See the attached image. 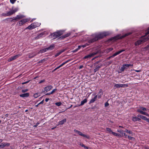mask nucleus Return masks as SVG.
Listing matches in <instances>:
<instances>
[{"instance_id":"obj_40","label":"nucleus","mask_w":149,"mask_h":149,"mask_svg":"<svg viewBox=\"0 0 149 149\" xmlns=\"http://www.w3.org/2000/svg\"><path fill=\"white\" fill-rule=\"evenodd\" d=\"M61 54V52H60L59 51L55 55V56L57 57L60 55Z\"/></svg>"},{"instance_id":"obj_55","label":"nucleus","mask_w":149,"mask_h":149,"mask_svg":"<svg viewBox=\"0 0 149 149\" xmlns=\"http://www.w3.org/2000/svg\"><path fill=\"white\" fill-rule=\"evenodd\" d=\"M142 116V115H141L139 114L137 115V117L138 118H139V117L140 118H141V116Z\"/></svg>"},{"instance_id":"obj_56","label":"nucleus","mask_w":149,"mask_h":149,"mask_svg":"<svg viewBox=\"0 0 149 149\" xmlns=\"http://www.w3.org/2000/svg\"><path fill=\"white\" fill-rule=\"evenodd\" d=\"M12 11L13 12H14V13L17 11V10L15 9L14 10H12Z\"/></svg>"},{"instance_id":"obj_46","label":"nucleus","mask_w":149,"mask_h":149,"mask_svg":"<svg viewBox=\"0 0 149 149\" xmlns=\"http://www.w3.org/2000/svg\"><path fill=\"white\" fill-rule=\"evenodd\" d=\"M78 50L77 49H75V50H73L72 52L73 53H74V52H77L78 51Z\"/></svg>"},{"instance_id":"obj_10","label":"nucleus","mask_w":149,"mask_h":149,"mask_svg":"<svg viewBox=\"0 0 149 149\" xmlns=\"http://www.w3.org/2000/svg\"><path fill=\"white\" fill-rule=\"evenodd\" d=\"M29 21L28 19H23L18 22V25L20 26Z\"/></svg>"},{"instance_id":"obj_20","label":"nucleus","mask_w":149,"mask_h":149,"mask_svg":"<svg viewBox=\"0 0 149 149\" xmlns=\"http://www.w3.org/2000/svg\"><path fill=\"white\" fill-rule=\"evenodd\" d=\"M97 97V95H95L93 98H92L91 99V100L90 102H89V104H91V103H92L94 102L96 100Z\"/></svg>"},{"instance_id":"obj_21","label":"nucleus","mask_w":149,"mask_h":149,"mask_svg":"<svg viewBox=\"0 0 149 149\" xmlns=\"http://www.w3.org/2000/svg\"><path fill=\"white\" fill-rule=\"evenodd\" d=\"M70 35V33H68L64 35L61 37L59 38L61 39H64L65 38H66L67 37H68Z\"/></svg>"},{"instance_id":"obj_1","label":"nucleus","mask_w":149,"mask_h":149,"mask_svg":"<svg viewBox=\"0 0 149 149\" xmlns=\"http://www.w3.org/2000/svg\"><path fill=\"white\" fill-rule=\"evenodd\" d=\"M108 35V33L107 32H104L100 33L96 35L94 38L91 39L89 41V43H92L99 39L102 38L104 37L107 36Z\"/></svg>"},{"instance_id":"obj_12","label":"nucleus","mask_w":149,"mask_h":149,"mask_svg":"<svg viewBox=\"0 0 149 149\" xmlns=\"http://www.w3.org/2000/svg\"><path fill=\"white\" fill-rule=\"evenodd\" d=\"M37 26V25L36 24V23H34L31 25L29 26L26 29H32L36 27Z\"/></svg>"},{"instance_id":"obj_58","label":"nucleus","mask_w":149,"mask_h":149,"mask_svg":"<svg viewBox=\"0 0 149 149\" xmlns=\"http://www.w3.org/2000/svg\"><path fill=\"white\" fill-rule=\"evenodd\" d=\"M49 100V99L48 98H46L45 100V101L46 102H47Z\"/></svg>"},{"instance_id":"obj_47","label":"nucleus","mask_w":149,"mask_h":149,"mask_svg":"<svg viewBox=\"0 0 149 149\" xmlns=\"http://www.w3.org/2000/svg\"><path fill=\"white\" fill-rule=\"evenodd\" d=\"M79 145L83 147H84L85 145L81 143H80Z\"/></svg>"},{"instance_id":"obj_61","label":"nucleus","mask_w":149,"mask_h":149,"mask_svg":"<svg viewBox=\"0 0 149 149\" xmlns=\"http://www.w3.org/2000/svg\"><path fill=\"white\" fill-rule=\"evenodd\" d=\"M81 47V46H79L77 48V49L79 50L80 49Z\"/></svg>"},{"instance_id":"obj_53","label":"nucleus","mask_w":149,"mask_h":149,"mask_svg":"<svg viewBox=\"0 0 149 149\" xmlns=\"http://www.w3.org/2000/svg\"><path fill=\"white\" fill-rule=\"evenodd\" d=\"M123 134V136H125V137L126 138L127 136V134L125 133H124Z\"/></svg>"},{"instance_id":"obj_63","label":"nucleus","mask_w":149,"mask_h":149,"mask_svg":"<svg viewBox=\"0 0 149 149\" xmlns=\"http://www.w3.org/2000/svg\"><path fill=\"white\" fill-rule=\"evenodd\" d=\"M118 131V132H119L121 134H122L123 133V132L121 130Z\"/></svg>"},{"instance_id":"obj_54","label":"nucleus","mask_w":149,"mask_h":149,"mask_svg":"<svg viewBox=\"0 0 149 149\" xmlns=\"http://www.w3.org/2000/svg\"><path fill=\"white\" fill-rule=\"evenodd\" d=\"M142 116V115H141L139 114L137 115V117L138 118H139V117L140 118H141V116Z\"/></svg>"},{"instance_id":"obj_23","label":"nucleus","mask_w":149,"mask_h":149,"mask_svg":"<svg viewBox=\"0 0 149 149\" xmlns=\"http://www.w3.org/2000/svg\"><path fill=\"white\" fill-rule=\"evenodd\" d=\"M66 121V119H64L60 121L58 123V125H62L64 124Z\"/></svg>"},{"instance_id":"obj_64","label":"nucleus","mask_w":149,"mask_h":149,"mask_svg":"<svg viewBox=\"0 0 149 149\" xmlns=\"http://www.w3.org/2000/svg\"><path fill=\"white\" fill-rule=\"evenodd\" d=\"M149 148H148V146H146L145 147V148L146 149H148Z\"/></svg>"},{"instance_id":"obj_11","label":"nucleus","mask_w":149,"mask_h":149,"mask_svg":"<svg viewBox=\"0 0 149 149\" xmlns=\"http://www.w3.org/2000/svg\"><path fill=\"white\" fill-rule=\"evenodd\" d=\"M132 66V65L130 64H127L123 65L122 67L120 69V70L122 71H123L125 69L129 67V66Z\"/></svg>"},{"instance_id":"obj_34","label":"nucleus","mask_w":149,"mask_h":149,"mask_svg":"<svg viewBox=\"0 0 149 149\" xmlns=\"http://www.w3.org/2000/svg\"><path fill=\"white\" fill-rule=\"evenodd\" d=\"M147 118L146 117L143 115L141 117V119L144 120H146Z\"/></svg>"},{"instance_id":"obj_13","label":"nucleus","mask_w":149,"mask_h":149,"mask_svg":"<svg viewBox=\"0 0 149 149\" xmlns=\"http://www.w3.org/2000/svg\"><path fill=\"white\" fill-rule=\"evenodd\" d=\"M137 111L142 114L145 115L148 117L149 116V115L146 112L143 111L140 109H138L137 110Z\"/></svg>"},{"instance_id":"obj_2","label":"nucleus","mask_w":149,"mask_h":149,"mask_svg":"<svg viewBox=\"0 0 149 149\" xmlns=\"http://www.w3.org/2000/svg\"><path fill=\"white\" fill-rule=\"evenodd\" d=\"M54 48V45H50L48 47L45 48L44 49H41L38 52V54L42 53H44L48 50H52Z\"/></svg>"},{"instance_id":"obj_30","label":"nucleus","mask_w":149,"mask_h":149,"mask_svg":"<svg viewBox=\"0 0 149 149\" xmlns=\"http://www.w3.org/2000/svg\"><path fill=\"white\" fill-rule=\"evenodd\" d=\"M14 14V12H13L12 10L7 13L8 16Z\"/></svg>"},{"instance_id":"obj_29","label":"nucleus","mask_w":149,"mask_h":149,"mask_svg":"<svg viewBox=\"0 0 149 149\" xmlns=\"http://www.w3.org/2000/svg\"><path fill=\"white\" fill-rule=\"evenodd\" d=\"M112 134L114 136H121L119 134L117 133L113 132H112Z\"/></svg>"},{"instance_id":"obj_41","label":"nucleus","mask_w":149,"mask_h":149,"mask_svg":"<svg viewBox=\"0 0 149 149\" xmlns=\"http://www.w3.org/2000/svg\"><path fill=\"white\" fill-rule=\"evenodd\" d=\"M2 15L3 16L6 17L8 16L7 13H3L2 14Z\"/></svg>"},{"instance_id":"obj_52","label":"nucleus","mask_w":149,"mask_h":149,"mask_svg":"<svg viewBox=\"0 0 149 149\" xmlns=\"http://www.w3.org/2000/svg\"><path fill=\"white\" fill-rule=\"evenodd\" d=\"M44 102V100H42V101H41L40 102L38 103V104H43Z\"/></svg>"},{"instance_id":"obj_15","label":"nucleus","mask_w":149,"mask_h":149,"mask_svg":"<svg viewBox=\"0 0 149 149\" xmlns=\"http://www.w3.org/2000/svg\"><path fill=\"white\" fill-rule=\"evenodd\" d=\"M52 88V86L51 85H50L45 87L44 88V90L46 92H47L50 91Z\"/></svg>"},{"instance_id":"obj_57","label":"nucleus","mask_w":149,"mask_h":149,"mask_svg":"<svg viewBox=\"0 0 149 149\" xmlns=\"http://www.w3.org/2000/svg\"><path fill=\"white\" fill-rule=\"evenodd\" d=\"M65 51V49H62L60 51V52H61V54L62 52H63Z\"/></svg>"},{"instance_id":"obj_5","label":"nucleus","mask_w":149,"mask_h":149,"mask_svg":"<svg viewBox=\"0 0 149 149\" xmlns=\"http://www.w3.org/2000/svg\"><path fill=\"white\" fill-rule=\"evenodd\" d=\"M64 31L62 30L58 31L54 33L52 35L55 38L58 37L63 34Z\"/></svg>"},{"instance_id":"obj_25","label":"nucleus","mask_w":149,"mask_h":149,"mask_svg":"<svg viewBox=\"0 0 149 149\" xmlns=\"http://www.w3.org/2000/svg\"><path fill=\"white\" fill-rule=\"evenodd\" d=\"M101 65L99 66V65H97L95 67V69H94V71L95 72H96L99 69L101 68Z\"/></svg>"},{"instance_id":"obj_36","label":"nucleus","mask_w":149,"mask_h":149,"mask_svg":"<svg viewBox=\"0 0 149 149\" xmlns=\"http://www.w3.org/2000/svg\"><path fill=\"white\" fill-rule=\"evenodd\" d=\"M128 139L130 140H133L134 139V138L130 136H127Z\"/></svg>"},{"instance_id":"obj_51","label":"nucleus","mask_w":149,"mask_h":149,"mask_svg":"<svg viewBox=\"0 0 149 149\" xmlns=\"http://www.w3.org/2000/svg\"><path fill=\"white\" fill-rule=\"evenodd\" d=\"M39 124V123H37L36 124V125H34L33 126L34 127H36L38 126V125Z\"/></svg>"},{"instance_id":"obj_27","label":"nucleus","mask_w":149,"mask_h":149,"mask_svg":"<svg viewBox=\"0 0 149 149\" xmlns=\"http://www.w3.org/2000/svg\"><path fill=\"white\" fill-rule=\"evenodd\" d=\"M124 132L130 134H133L132 132V131L129 130L127 129L125 130Z\"/></svg>"},{"instance_id":"obj_44","label":"nucleus","mask_w":149,"mask_h":149,"mask_svg":"<svg viewBox=\"0 0 149 149\" xmlns=\"http://www.w3.org/2000/svg\"><path fill=\"white\" fill-rule=\"evenodd\" d=\"M109 104L107 102H106L105 104V107H107L109 105Z\"/></svg>"},{"instance_id":"obj_18","label":"nucleus","mask_w":149,"mask_h":149,"mask_svg":"<svg viewBox=\"0 0 149 149\" xmlns=\"http://www.w3.org/2000/svg\"><path fill=\"white\" fill-rule=\"evenodd\" d=\"M69 61H70V60H68L67 61L65 62H64V63H63L61 65L59 66L57 68H56L54 69V70H56L57 69L59 68H60V67H61L63 65H64L65 64H66V63H68Z\"/></svg>"},{"instance_id":"obj_22","label":"nucleus","mask_w":149,"mask_h":149,"mask_svg":"<svg viewBox=\"0 0 149 149\" xmlns=\"http://www.w3.org/2000/svg\"><path fill=\"white\" fill-rule=\"evenodd\" d=\"M44 35L43 33H41L38 35L36 37L34 38V39H38Z\"/></svg>"},{"instance_id":"obj_6","label":"nucleus","mask_w":149,"mask_h":149,"mask_svg":"<svg viewBox=\"0 0 149 149\" xmlns=\"http://www.w3.org/2000/svg\"><path fill=\"white\" fill-rule=\"evenodd\" d=\"M98 51H96V52H93L92 53H91L88 55L84 57L83 58L84 59H86L88 58H90L91 57H93L95 55L97 54L98 53Z\"/></svg>"},{"instance_id":"obj_3","label":"nucleus","mask_w":149,"mask_h":149,"mask_svg":"<svg viewBox=\"0 0 149 149\" xmlns=\"http://www.w3.org/2000/svg\"><path fill=\"white\" fill-rule=\"evenodd\" d=\"M147 40V38L144 37L136 42H135L134 44L136 46H138L145 42Z\"/></svg>"},{"instance_id":"obj_60","label":"nucleus","mask_w":149,"mask_h":149,"mask_svg":"<svg viewBox=\"0 0 149 149\" xmlns=\"http://www.w3.org/2000/svg\"><path fill=\"white\" fill-rule=\"evenodd\" d=\"M146 121L147 122L149 123V118H147Z\"/></svg>"},{"instance_id":"obj_14","label":"nucleus","mask_w":149,"mask_h":149,"mask_svg":"<svg viewBox=\"0 0 149 149\" xmlns=\"http://www.w3.org/2000/svg\"><path fill=\"white\" fill-rule=\"evenodd\" d=\"M125 51V49H122V50H121L120 51H119L118 52H117L115 53L114 54H113L112 56L111 57L112 58L114 57V56H116V55L119 54L120 53H121L122 52L124 51Z\"/></svg>"},{"instance_id":"obj_9","label":"nucleus","mask_w":149,"mask_h":149,"mask_svg":"<svg viewBox=\"0 0 149 149\" xmlns=\"http://www.w3.org/2000/svg\"><path fill=\"white\" fill-rule=\"evenodd\" d=\"M24 17V16L23 15H17L16 17H14L13 20H14V21H17L23 18Z\"/></svg>"},{"instance_id":"obj_48","label":"nucleus","mask_w":149,"mask_h":149,"mask_svg":"<svg viewBox=\"0 0 149 149\" xmlns=\"http://www.w3.org/2000/svg\"><path fill=\"white\" fill-rule=\"evenodd\" d=\"M13 60H12V59H11V58L10 57V58H9L8 59V62H10L11 61H13Z\"/></svg>"},{"instance_id":"obj_35","label":"nucleus","mask_w":149,"mask_h":149,"mask_svg":"<svg viewBox=\"0 0 149 149\" xmlns=\"http://www.w3.org/2000/svg\"><path fill=\"white\" fill-rule=\"evenodd\" d=\"M140 108L142 109L143 111H145L146 110V109L142 107H140Z\"/></svg>"},{"instance_id":"obj_50","label":"nucleus","mask_w":149,"mask_h":149,"mask_svg":"<svg viewBox=\"0 0 149 149\" xmlns=\"http://www.w3.org/2000/svg\"><path fill=\"white\" fill-rule=\"evenodd\" d=\"M29 81H26L25 82H23V83H22V84H26L28 83H29Z\"/></svg>"},{"instance_id":"obj_38","label":"nucleus","mask_w":149,"mask_h":149,"mask_svg":"<svg viewBox=\"0 0 149 149\" xmlns=\"http://www.w3.org/2000/svg\"><path fill=\"white\" fill-rule=\"evenodd\" d=\"M61 104V102H58L55 103V104L58 106H60Z\"/></svg>"},{"instance_id":"obj_45","label":"nucleus","mask_w":149,"mask_h":149,"mask_svg":"<svg viewBox=\"0 0 149 149\" xmlns=\"http://www.w3.org/2000/svg\"><path fill=\"white\" fill-rule=\"evenodd\" d=\"M45 81V80L44 79H43L42 80H41L39 82V84H41V83H43Z\"/></svg>"},{"instance_id":"obj_62","label":"nucleus","mask_w":149,"mask_h":149,"mask_svg":"<svg viewBox=\"0 0 149 149\" xmlns=\"http://www.w3.org/2000/svg\"><path fill=\"white\" fill-rule=\"evenodd\" d=\"M86 46V45H84L81 46V47H82L83 48L85 47Z\"/></svg>"},{"instance_id":"obj_26","label":"nucleus","mask_w":149,"mask_h":149,"mask_svg":"<svg viewBox=\"0 0 149 149\" xmlns=\"http://www.w3.org/2000/svg\"><path fill=\"white\" fill-rule=\"evenodd\" d=\"M87 101V100L86 99H84L81 102V103L79 106H82L85 103H86Z\"/></svg>"},{"instance_id":"obj_43","label":"nucleus","mask_w":149,"mask_h":149,"mask_svg":"<svg viewBox=\"0 0 149 149\" xmlns=\"http://www.w3.org/2000/svg\"><path fill=\"white\" fill-rule=\"evenodd\" d=\"M28 91V89H24V90H22V92L23 93H25Z\"/></svg>"},{"instance_id":"obj_32","label":"nucleus","mask_w":149,"mask_h":149,"mask_svg":"<svg viewBox=\"0 0 149 149\" xmlns=\"http://www.w3.org/2000/svg\"><path fill=\"white\" fill-rule=\"evenodd\" d=\"M106 130L107 131L109 132L110 133L112 134V132H113V131L111 130V129L109 128H106Z\"/></svg>"},{"instance_id":"obj_39","label":"nucleus","mask_w":149,"mask_h":149,"mask_svg":"<svg viewBox=\"0 0 149 149\" xmlns=\"http://www.w3.org/2000/svg\"><path fill=\"white\" fill-rule=\"evenodd\" d=\"M17 0H10V2L12 4H13Z\"/></svg>"},{"instance_id":"obj_37","label":"nucleus","mask_w":149,"mask_h":149,"mask_svg":"<svg viewBox=\"0 0 149 149\" xmlns=\"http://www.w3.org/2000/svg\"><path fill=\"white\" fill-rule=\"evenodd\" d=\"M113 48H107V50H109L108 51H106V52L108 53L109 52L112 51L113 50Z\"/></svg>"},{"instance_id":"obj_31","label":"nucleus","mask_w":149,"mask_h":149,"mask_svg":"<svg viewBox=\"0 0 149 149\" xmlns=\"http://www.w3.org/2000/svg\"><path fill=\"white\" fill-rule=\"evenodd\" d=\"M40 94L39 93H36L33 95V97L35 98H37L40 96Z\"/></svg>"},{"instance_id":"obj_59","label":"nucleus","mask_w":149,"mask_h":149,"mask_svg":"<svg viewBox=\"0 0 149 149\" xmlns=\"http://www.w3.org/2000/svg\"><path fill=\"white\" fill-rule=\"evenodd\" d=\"M83 67V66L82 65H80L79 67V69H81Z\"/></svg>"},{"instance_id":"obj_4","label":"nucleus","mask_w":149,"mask_h":149,"mask_svg":"<svg viewBox=\"0 0 149 149\" xmlns=\"http://www.w3.org/2000/svg\"><path fill=\"white\" fill-rule=\"evenodd\" d=\"M131 33L130 32L127 33L125 34L124 35L122 36H116L111 38V40H117L119 39H122L127 36L130 34Z\"/></svg>"},{"instance_id":"obj_28","label":"nucleus","mask_w":149,"mask_h":149,"mask_svg":"<svg viewBox=\"0 0 149 149\" xmlns=\"http://www.w3.org/2000/svg\"><path fill=\"white\" fill-rule=\"evenodd\" d=\"M57 90L56 89H54L51 92L49 93H47L46 95H49L51 94H52L54 92H55Z\"/></svg>"},{"instance_id":"obj_7","label":"nucleus","mask_w":149,"mask_h":149,"mask_svg":"<svg viewBox=\"0 0 149 149\" xmlns=\"http://www.w3.org/2000/svg\"><path fill=\"white\" fill-rule=\"evenodd\" d=\"M74 131L81 136L85 137L88 139H89L90 138V137L89 136L83 134L80 131L76 130H74Z\"/></svg>"},{"instance_id":"obj_33","label":"nucleus","mask_w":149,"mask_h":149,"mask_svg":"<svg viewBox=\"0 0 149 149\" xmlns=\"http://www.w3.org/2000/svg\"><path fill=\"white\" fill-rule=\"evenodd\" d=\"M14 19V17L13 18H10L9 19H6V20H7V21H8L9 22H12L14 20H13Z\"/></svg>"},{"instance_id":"obj_42","label":"nucleus","mask_w":149,"mask_h":149,"mask_svg":"<svg viewBox=\"0 0 149 149\" xmlns=\"http://www.w3.org/2000/svg\"><path fill=\"white\" fill-rule=\"evenodd\" d=\"M149 34V27L148 28L147 32L146 33V35H147Z\"/></svg>"},{"instance_id":"obj_8","label":"nucleus","mask_w":149,"mask_h":149,"mask_svg":"<svg viewBox=\"0 0 149 149\" xmlns=\"http://www.w3.org/2000/svg\"><path fill=\"white\" fill-rule=\"evenodd\" d=\"M128 85L126 84H116L114 85V87L117 88L120 87H128Z\"/></svg>"},{"instance_id":"obj_24","label":"nucleus","mask_w":149,"mask_h":149,"mask_svg":"<svg viewBox=\"0 0 149 149\" xmlns=\"http://www.w3.org/2000/svg\"><path fill=\"white\" fill-rule=\"evenodd\" d=\"M3 148L5 146H8L10 145V144L7 143H2Z\"/></svg>"},{"instance_id":"obj_16","label":"nucleus","mask_w":149,"mask_h":149,"mask_svg":"<svg viewBox=\"0 0 149 149\" xmlns=\"http://www.w3.org/2000/svg\"><path fill=\"white\" fill-rule=\"evenodd\" d=\"M22 55V54H19L17 55H15L14 56H12L11 57V59H12V60H14L17 58H18L19 57L21 56Z\"/></svg>"},{"instance_id":"obj_17","label":"nucleus","mask_w":149,"mask_h":149,"mask_svg":"<svg viewBox=\"0 0 149 149\" xmlns=\"http://www.w3.org/2000/svg\"><path fill=\"white\" fill-rule=\"evenodd\" d=\"M29 94L28 93H24L22 94H21L19 95L20 97H26L29 96Z\"/></svg>"},{"instance_id":"obj_19","label":"nucleus","mask_w":149,"mask_h":149,"mask_svg":"<svg viewBox=\"0 0 149 149\" xmlns=\"http://www.w3.org/2000/svg\"><path fill=\"white\" fill-rule=\"evenodd\" d=\"M132 120L133 121L135 122L136 121H140L141 119L140 118H138L137 117H133L132 118Z\"/></svg>"},{"instance_id":"obj_49","label":"nucleus","mask_w":149,"mask_h":149,"mask_svg":"<svg viewBox=\"0 0 149 149\" xmlns=\"http://www.w3.org/2000/svg\"><path fill=\"white\" fill-rule=\"evenodd\" d=\"M13 60H12V59H11V58L10 57V58H9L8 59V62H10L11 61H13Z\"/></svg>"}]
</instances>
